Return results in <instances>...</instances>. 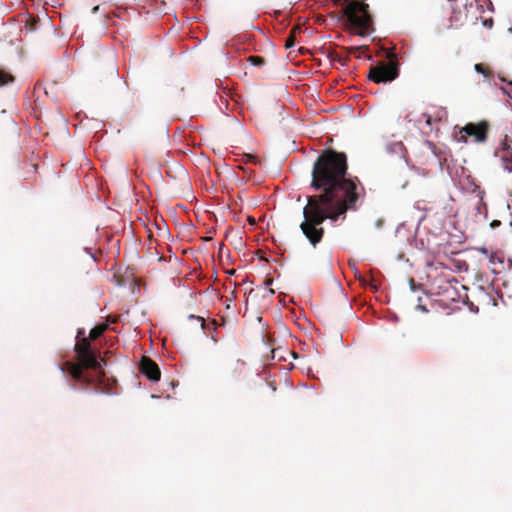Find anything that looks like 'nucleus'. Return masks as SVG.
Wrapping results in <instances>:
<instances>
[{
    "mask_svg": "<svg viewBox=\"0 0 512 512\" xmlns=\"http://www.w3.org/2000/svg\"><path fill=\"white\" fill-rule=\"evenodd\" d=\"M348 0H334L335 4H344L346 3Z\"/></svg>",
    "mask_w": 512,
    "mask_h": 512,
    "instance_id": "19",
    "label": "nucleus"
},
{
    "mask_svg": "<svg viewBox=\"0 0 512 512\" xmlns=\"http://www.w3.org/2000/svg\"><path fill=\"white\" fill-rule=\"evenodd\" d=\"M190 318H191V319H195V320H197L198 322H200L202 329H205V328H206V322H205V319H204L203 317H201V316H195V315H190Z\"/></svg>",
    "mask_w": 512,
    "mask_h": 512,
    "instance_id": "15",
    "label": "nucleus"
},
{
    "mask_svg": "<svg viewBox=\"0 0 512 512\" xmlns=\"http://www.w3.org/2000/svg\"><path fill=\"white\" fill-rule=\"evenodd\" d=\"M501 222L499 220H493L491 223H490V226L492 228H496L498 226H500Z\"/></svg>",
    "mask_w": 512,
    "mask_h": 512,
    "instance_id": "18",
    "label": "nucleus"
},
{
    "mask_svg": "<svg viewBox=\"0 0 512 512\" xmlns=\"http://www.w3.org/2000/svg\"><path fill=\"white\" fill-rule=\"evenodd\" d=\"M269 292H270L271 294H274V290H273V289H270V290H269Z\"/></svg>",
    "mask_w": 512,
    "mask_h": 512,
    "instance_id": "23",
    "label": "nucleus"
},
{
    "mask_svg": "<svg viewBox=\"0 0 512 512\" xmlns=\"http://www.w3.org/2000/svg\"><path fill=\"white\" fill-rule=\"evenodd\" d=\"M493 24H494V21H493V19H492V18L485 19V20L483 21V25H484L486 28H489V29H490V28H492Z\"/></svg>",
    "mask_w": 512,
    "mask_h": 512,
    "instance_id": "16",
    "label": "nucleus"
},
{
    "mask_svg": "<svg viewBox=\"0 0 512 512\" xmlns=\"http://www.w3.org/2000/svg\"><path fill=\"white\" fill-rule=\"evenodd\" d=\"M474 69L478 72L483 74L485 77L490 78L492 77V72L488 67H486L484 64H476L474 66Z\"/></svg>",
    "mask_w": 512,
    "mask_h": 512,
    "instance_id": "13",
    "label": "nucleus"
},
{
    "mask_svg": "<svg viewBox=\"0 0 512 512\" xmlns=\"http://www.w3.org/2000/svg\"><path fill=\"white\" fill-rule=\"evenodd\" d=\"M108 325L101 323L91 329L89 339L82 337V331L78 332L77 343L75 344L74 350L76 353L77 363L66 362L65 366L72 378L75 381L89 385L93 380L84 373V369H91L98 372V379L101 381L104 377V371L102 370V364H105L104 359L98 357V352L91 348L90 339L96 340L106 330Z\"/></svg>",
    "mask_w": 512,
    "mask_h": 512,
    "instance_id": "2",
    "label": "nucleus"
},
{
    "mask_svg": "<svg viewBox=\"0 0 512 512\" xmlns=\"http://www.w3.org/2000/svg\"><path fill=\"white\" fill-rule=\"evenodd\" d=\"M368 8V4L359 2L358 0H352L347 3L343 9L350 26L361 36L367 33L371 25V16Z\"/></svg>",
    "mask_w": 512,
    "mask_h": 512,
    "instance_id": "3",
    "label": "nucleus"
},
{
    "mask_svg": "<svg viewBox=\"0 0 512 512\" xmlns=\"http://www.w3.org/2000/svg\"><path fill=\"white\" fill-rule=\"evenodd\" d=\"M489 127L490 126L487 121H480L479 123H467L460 130V133H464L465 135H461L459 141L467 142V135L474 137L477 142H485L487 140Z\"/></svg>",
    "mask_w": 512,
    "mask_h": 512,
    "instance_id": "5",
    "label": "nucleus"
},
{
    "mask_svg": "<svg viewBox=\"0 0 512 512\" xmlns=\"http://www.w3.org/2000/svg\"><path fill=\"white\" fill-rule=\"evenodd\" d=\"M245 367H246V363L243 360H241V359L235 360L230 368L231 376L234 379L241 378L245 371Z\"/></svg>",
    "mask_w": 512,
    "mask_h": 512,
    "instance_id": "8",
    "label": "nucleus"
},
{
    "mask_svg": "<svg viewBox=\"0 0 512 512\" xmlns=\"http://www.w3.org/2000/svg\"><path fill=\"white\" fill-rule=\"evenodd\" d=\"M234 273H235V270L229 271V274H234Z\"/></svg>",
    "mask_w": 512,
    "mask_h": 512,
    "instance_id": "22",
    "label": "nucleus"
},
{
    "mask_svg": "<svg viewBox=\"0 0 512 512\" xmlns=\"http://www.w3.org/2000/svg\"><path fill=\"white\" fill-rule=\"evenodd\" d=\"M140 372L151 381H158L161 372L158 365L149 357L143 356L139 364Z\"/></svg>",
    "mask_w": 512,
    "mask_h": 512,
    "instance_id": "7",
    "label": "nucleus"
},
{
    "mask_svg": "<svg viewBox=\"0 0 512 512\" xmlns=\"http://www.w3.org/2000/svg\"><path fill=\"white\" fill-rule=\"evenodd\" d=\"M211 324L215 327V325H216V321H215V320H213V321L211 322Z\"/></svg>",
    "mask_w": 512,
    "mask_h": 512,
    "instance_id": "21",
    "label": "nucleus"
},
{
    "mask_svg": "<svg viewBox=\"0 0 512 512\" xmlns=\"http://www.w3.org/2000/svg\"><path fill=\"white\" fill-rule=\"evenodd\" d=\"M301 32L300 26H294L285 40V48L290 49L295 45V37L298 33Z\"/></svg>",
    "mask_w": 512,
    "mask_h": 512,
    "instance_id": "9",
    "label": "nucleus"
},
{
    "mask_svg": "<svg viewBox=\"0 0 512 512\" xmlns=\"http://www.w3.org/2000/svg\"><path fill=\"white\" fill-rule=\"evenodd\" d=\"M272 282H273V280H272L271 278L266 279V280H265V285H266V286H269V285H271V284H272Z\"/></svg>",
    "mask_w": 512,
    "mask_h": 512,
    "instance_id": "20",
    "label": "nucleus"
},
{
    "mask_svg": "<svg viewBox=\"0 0 512 512\" xmlns=\"http://www.w3.org/2000/svg\"><path fill=\"white\" fill-rule=\"evenodd\" d=\"M422 118H423V120L425 121V123H426L428 126H430V125H431L432 118H431V116H430L429 114H426V113L422 114Z\"/></svg>",
    "mask_w": 512,
    "mask_h": 512,
    "instance_id": "17",
    "label": "nucleus"
},
{
    "mask_svg": "<svg viewBox=\"0 0 512 512\" xmlns=\"http://www.w3.org/2000/svg\"><path fill=\"white\" fill-rule=\"evenodd\" d=\"M247 61L251 63L253 66H263L265 64V59L262 56L253 55L247 58Z\"/></svg>",
    "mask_w": 512,
    "mask_h": 512,
    "instance_id": "12",
    "label": "nucleus"
},
{
    "mask_svg": "<svg viewBox=\"0 0 512 512\" xmlns=\"http://www.w3.org/2000/svg\"><path fill=\"white\" fill-rule=\"evenodd\" d=\"M347 156L343 152L326 149L317 158L312 169L311 187L319 194L307 197L303 208L304 220L300 229L309 243L316 247L324 237L322 224L329 219L346 218L348 211H356L365 189L357 177H347Z\"/></svg>",
    "mask_w": 512,
    "mask_h": 512,
    "instance_id": "1",
    "label": "nucleus"
},
{
    "mask_svg": "<svg viewBox=\"0 0 512 512\" xmlns=\"http://www.w3.org/2000/svg\"><path fill=\"white\" fill-rule=\"evenodd\" d=\"M495 156L499 159L502 168L511 173L512 172V146L509 144L507 136L501 143V146L496 150Z\"/></svg>",
    "mask_w": 512,
    "mask_h": 512,
    "instance_id": "6",
    "label": "nucleus"
},
{
    "mask_svg": "<svg viewBox=\"0 0 512 512\" xmlns=\"http://www.w3.org/2000/svg\"><path fill=\"white\" fill-rule=\"evenodd\" d=\"M15 77L8 71L0 68V87L13 83Z\"/></svg>",
    "mask_w": 512,
    "mask_h": 512,
    "instance_id": "11",
    "label": "nucleus"
},
{
    "mask_svg": "<svg viewBox=\"0 0 512 512\" xmlns=\"http://www.w3.org/2000/svg\"><path fill=\"white\" fill-rule=\"evenodd\" d=\"M503 92L512 98V82L507 83L505 87L502 88Z\"/></svg>",
    "mask_w": 512,
    "mask_h": 512,
    "instance_id": "14",
    "label": "nucleus"
},
{
    "mask_svg": "<svg viewBox=\"0 0 512 512\" xmlns=\"http://www.w3.org/2000/svg\"><path fill=\"white\" fill-rule=\"evenodd\" d=\"M327 57L330 59V61H332V62H338V63H340L342 66L347 65V62L349 61V57H348V56L342 57V56H341L338 52H336L335 50H330V51H328V53H327Z\"/></svg>",
    "mask_w": 512,
    "mask_h": 512,
    "instance_id": "10",
    "label": "nucleus"
},
{
    "mask_svg": "<svg viewBox=\"0 0 512 512\" xmlns=\"http://www.w3.org/2000/svg\"><path fill=\"white\" fill-rule=\"evenodd\" d=\"M387 57L388 62H381L370 69L368 78L373 82H391L398 77V63L396 60H394V54L390 52L388 53Z\"/></svg>",
    "mask_w": 512,
    "mask_h": 512,
    "instance_id": "4",
    "label": "nucleus"
}]
</instances>
